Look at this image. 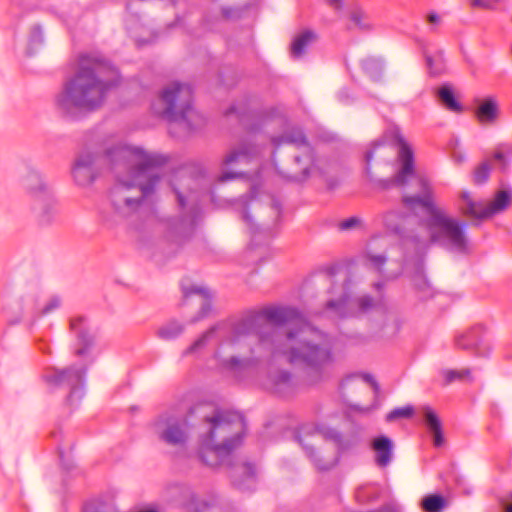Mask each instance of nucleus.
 I'll list each match as a JSON object with an SVG mask.
<instances>
[{
	"label": "nucleus",
	"mask_w": 512,
	"mask_h": 512,
	"mask_svg": "<svg viewBox=\"0 0 512 512\" xmlns=\"http://www.w3.org/2000/svg\"><path fill=\"white\" fill-rule=\"evenodd\" d=\"M12 6L20 7L23 5V0H10Z\"/></svg>",
	"instance_id": "obj_54"
},
{
	"label": "nucleus",
	"mask_w": 512,
	"mask_h": 512,
	"mask_svg": "<svg viewBox=\"0 0 512 512\" xmlns=\"http://www.w3.org/2000/svg\"><path fill=\"white\" fill-rule=\"evenodd\" d=\"M259 150L256 146L244 142L233 148L230 153L225 157L223 164L227 169L235 166L249 163L257 154ZM242 173L236 170H226L219 177V182H225L228 180L239 177Z\"/></svg>",
	"instance_id": "obj_19"
},
{
	"label": "nucleus",
	"mask_w": 512,
	"mask_h": 512,
	"mask_svg": "<svg viewBox=\"0 0 512 512\" xmlns=\"http://www.w3.org/2000/svg\"><path fill=\"white\" fill-rule=\"evenodd\" d=\"M242 209L243 220L251 224L250 212H255L258 216L262 213L267 212L271 221H264L262 225L269 229L272 225H275L281 216V205L274 196L261 192L258 188L253 187L250 194L243 196L239 200Z\"/></svg>",
	"instance_id": "obj_15"
},
{
	"label": "nucleus",
	"mask_w": 512,
	"mask_h": 512,
	"mask_svg": "<svg viewBox=\"0 0 512 512\" xmlns=\"http://www.w3.org/2000/svg\"><path fill=\"white\" fill-rule=\"evenodd\" d=\"M275 150L282 145L287 144L293 146L298 152L293 157L291 167H279L274 161L278 173L285 179L290 181H303L316 171L323 174L319 161L315 159L314 151L302 129L292 127L287 129L281 136L271 139ZM275 157V152L273 153ZM275 160V158H273Z\"/></svg>",
	"instance_id": "obj_8"
},
{
	"label": "nucleus",
	"mask_w": 512,
	"mask_h": 512,
	"mask_svg": "<svg viewBox=\"0 0 512 512\" xmlns=\"http://www.w3.org/2000/svg\"><path fill=\"white\" fill-rule=\"evenodd\" d=\"M230 477L233 484L240 490H252L256 482V470L253 465L242 463L232 468Z\"/></svg>",
	"instance_id": "obj_24"
},
{
	"label": "nucleus",
	"mask_w": 512,
	"mask_h": 512,
	"mask_svg": "<svg viewBox=\"0 0 512 512\" xmlns=\"http://www.w3.org/2000/svg\"><path fill=\"white\" fill-rule=\"evenodd\" d=\"M295 438L305 451L306 455L311 459L315 467L319 470H329L336 463V459L324 461L316 457L314 447L320 438L333 441L337 448L341 451H344L350 447V444L343 440L342 435L336 429L329 427L317 429L310 426H303L300 428Z\"/></svg>",
	"instance_id": "obj_11"
},
{
	"label": "nucleus",
	"mask_w": 512,
	"mask_h": 512,
	"mask_svg": "<svg viewBox=\"0 0 512 512\" xmlns=\"http://www.w3.org/2000/svg\"><path fill=\"white\" fill-rule=\"evenodd\" d=\"M413 414V408L412 407H403V408H396L389 412L386 416V420L388 422H392L399 418H409Z\"/></svg>",
	"instance_id": "obj_43"
},
{
	"label": "nucleus",
	"mask_w": 512,
	"mask_h": 512,
	"mask_svg": "<svg viewBox=\"0 0 512 512\" xmlns=\"http://www.w3.org/2000/svg\"><path fill=\"white\" fill-rule=\"evenodd\" d=\"M130 8H131V7H130V4H127L126 9H127V10H130Z\"/></svg>",
	"instance_id": "obj_61"
},
{
	"label": "nucleus",
	"mask_w": 512,
	"mask_h": 512,
	"mask_svg": "<svg viewBox=\"0 0 512 512\" xmlns=\"http://www.w3.org/2000/svg\"><path fill=\"white\" fill-rule=\"evenodd\" d=\"M233 113H235V114H237L238 116H240V112L238 111L237 107H235V106H232V107L228 110V112H227V114H233Z\"/></svg>",
	"instance_id": "obj_55"
},
{
	"label": "nucleus",
	"mask_w": 512,
	"mask_h": 512,
	"mask_svg": "<svg viewBox=\"0 0 512 512\" xmlns=\"http://www.w3.org/2000/svg\"><path fill=\"white\" fill-rule=\"evenodd\" d=\"M491 167L488 162L481 163L474 171L473 180L476 184H483L489 178Z\"/></svg>",
	"instance_id": "obj_42"
},
{
	"label": "nucleus",
	"mask_w": 512,
	"mask_h": 512,
	"mask_svg": "<svg viewBox=\"0 0 512 512\" xmlns=\"http://www.w3.org/2000/svg\"><path fill=\"white\" fill-rule=\"evenodd\" d=\"M85 375L83 365H72L64 369L47 368L42 377L50 389H69L68 401L73 405L84 396Z\"/></svg>",
	"instance_id": "obj_13"
},
{
	"label": "nucleus",
	"mask_w": 512,
	"mask_h": 512,
	"mask_svg": "<svg viewBox=\"0 0 512 512\" xmlns=\"http://www.w3.org/2000/svg\"><path fill=\"white\" fill-rule=\"evenodd\" d=\"M438 98L443 105L451 111H460L461 106L454 97L453 90L450 86L444 85L438 90Z\"/></svg>",
	"instance_id": "obj_37"
},
{
	"label": "nucleus",
	"mask_w": 512,
	"mask_h": 512,
	"mask_svg": "<svg viewBox=\"0 0 512 512\" xmlns=\"http://www.w3.org/2000/svg\"><path fill=\"white\" fill-rule=\"evenodd\" d=\"M372 449L375 452V463L380 468L387 467L393 460V442L387 436L381 435L372 441Z\"/></svg>",
	"instance_id": "obj_25"
},
{
	"label": "nucleus",
	"mask_w": 512,
	"mask_h": 512,
	"mask_svg": "<svg viewBox=\"0 0 512 512\" xmlns=\"http://www.w3.org/2000/svg\"><path fill=\"white\" fill-rule=\"evenodd\" d=\"M417 181L421 194L405 196L403 203L411 210L420 208L425 215L415 230L404 236V245L413 246L417 254L426 251L432 244L452 253L467 254L470 250L467 223L453 217L433 202L427 180L418 178Z\"/></svg>",
	"instance_id": "obj_4"
},
{
	"label": "nucleus",
	"mask_w": 512,
	"mask_h": 512,
	"mask_svg": "<svg viewBox=\"0 0 512 512\" xmlns=\"http://www.w3.org/2000/svg\"><path fill=\"white\" fill-rule=\"evenodd\" d=\"M427 22L431 25H438L441 22V17L434 12H431L427 15Z\"/></svg>",
	"instance_id": "obj_48"
},
{
	"label": "nucleus",
	"mask_w": 512,
	"mask_h": 512,
	"mask_svg": "<svg viewBox=\"0 0 512 512\" xmlns=\"http://www.w3.org/2000/svg\"><path fill=\"white\" fill-rule=\"evenodd\" d=\"M182 292L186 302L200 306L199 312L190 319L189 323L194 324L206 318L211 311L212 294L209 289L197 284H182Z\"/></svg>",
	"instance_id": "obj_21"
},
{
	"label": "nucleus",
	"mask_w": 512,
	"mask_h": 512,
	"mask_svg": "<svg viewBox=\"0 0 512 512\" xmlns=\"http://www.w3.org/2000/svg\"><path fill=\"white\" fill-rule=\"evenodd\" d=\"M118 79L117 69L101 54L83 53L73 75L54 96L55 110L65 119H82L103 106Z\"/></svg>",
	"instance_id": "obj_3"
},
{
	"label": "nucleus",
	"mask_w": 512,
	"mask_h": 512,
	"mask_svg": "<svg viewBox=\"0 0 512 512\" xmlns=\"http://www.w3.org/2000/svg\"><path fill=\"white\" fill-rule=\"evenodd\" d=\"M260 385L273 394L285 397L296 391L297 381L291 371L270 366Z\"/></svg>",
	"instance_id": "obj_18"
},
{
	"label": "nucleus",
	"mask_w": 512,
	"mask_h": 512,
	"mask_svg": "<svg viewBox=\"0 0 512 512\" xmlns=\"http://www.w3.org/2000/svg\"><path fill=\"white\" fill-rule=\"evenodd\" d=\"M400 215L396 212H389L383 216V223L388 230L397 234L401 233L400 229Z\"/></svg>",
	"instance_id": "obj_40"
},
{
	"label": "nucleus",
	"mask_w": 512,
	"mask_h": 512,
	"mask_svg": "<svg viewBox=\"0 0 512 512\" xmlns=\"http://www.w3.org/2000/svg\"><path fill=\"white\" fill-rule=\"evenodd\" d=\"M360 223V220L357 217H351L344 221H342L339 225L341 230H350L356 227Z\"/></svg>",
	"instance_id": "obj_46"
},
{
	"label": "nucleus",
	"mask_w": 512,
	"mask_h": 512,
	"mask_svg": "<svg viewBox=\"0 0 512 512\" xmlns=\"http://www.w3.org/2000/svg\"><path fill=\"white\" fill-rule=\"evenodd\" d=\"M349 20L353 23L354 27L361 31H370L372 24L369 21L367 13L360 7H354L349 12Z\"/></svg>",
	"instance_id": "obj_35"
},
{
	"label": "nucleus",
	"mask_w": 512,
	"mask_h": 512,
	"mask_svg": "<svg viewBox=\"0 0 512 512\" xmlns=\"http://www.w3.org/2000/svg\"><path fill=\"white\" fill-rule=\"evenodd\" d=\"M331 294L334 293V287L331 288V290L329 291Z\"/></svg>",
	"instance_id": "obj_60"
},
{
	"label": "nucleus",
	"mask_w": 512,
	"mask_h": 512,
	"mask_svg": "<svg viewBox=\"0 0 512 512\" xmlns=\"http://www.w3.org/2000/svg\"><path fill=\"white\" fill-rule=\"evenodd\" d=\"M22 184L29 195L30 210L37 223L40 226L54 223L58 214L57 201L44 176L29 168Z\"/></svg>",
	"instance_id": "obj_9"
},
{
	"label": "nucleus",
	"mask_w": 512,
	"mask_h": 512,
	"mask_svg": "<svg viewBox=\"0 0 512 512\" xmlns=\"http://www.w3.org/2000/svg\"><path fill=\"white\" fill-rule=\"evenodd\" d=\"M245 422L241 414L213 409L205 414L199 435V458L210 467L229 465L233 451L241 444Z\"/></svg>",
	"instance_id": "obj_5"
},
{
	"label": "nucleus",
	"mask_w": 512,
	"mask_h": 512,
	"mask_svg": "<svg viewBox=\"0 0 512 512\" xmlns=\"http://www.w3.org/2000/svg\"><path fill=\"white\" fill-rule=\"evenodd\" d=\"M388 134L392 141L398 146V169L395 175L387 182L396 186H405L410 179L415 177L413 151L397 127L390 129Z\"/></svg>",
	"instance_id": "obj_16"
},
{
	"label": "nucleus",
	"mask_w": 512,
	"mask_h": 512,
	"mask_svg": "<svg viewBox=\"0 0 512 512\" xmlns=\"http://www.w3.org/2000/svg\"><path fill=\"white\" fill-rule=\"evenodd\" d=\"M315 34L312 31H304L298 35L291 46V55L294 58H300L306 51V48L314 41Z\"/></svg>",
	"instance_id": "obj_31"
},
{
	"label": "nucleus",
	"mask_w": 512,
	"mask_h": 512,
	"mask_svg": "<svg viewBox=\"0 0 512 512\" xmlns=\"http://www.w3.org/2000/svg\"><path fill=\"white\" fill-rule=\"evenodd\" d=\"M380 486L377 484H366L358 488L356 498L361 503H369L378 499Z\"/></svg>",
	"instance_id": "obj_36"
},
{
	"label": "nucleus",
	"mask_w": 512,
	"mask_h": 512,
	"mask_svg": "<svg viewBox=\"0 0 512 512\" xmlns=\"http://www.w3.org/2000/svg\"><path fill=\"white\" fill-rule=\"evenodd\" d=\"M446 384H449L455 380H470V370H446L443 372Z\"/></svg>",
	"instance_id": "obj_41"
},
{
	"label": "nucleus",
	"mask_w": 512,
	"mask_h": 512,
	"mask_svg": "<svg viewBox=\"0 0 512 512\" xmlns=\"http://www.w3.org/2000/svg\"><path fill=\"white\" fill-rule=\"evenodd\" d=\"M426 63L430 74L439 75L444 70L443 53L439 52L436 57L426 56Z\"/></svg>",
	"instance_id": "obj_39"
},
{
	"label": "nucleus",
	"mask_w": 512,
	"mask_h": 512,
	"mask_svg": "<svg viewBox=\"0 0 512 512\" xmlns=\"http://www.w3.org/2000/svg\"><path fill=\"white\" fill-rule=\"evenodd\" d=\"M353 379V377L346 378L342 383L341 386L344 387L348 382H350Z\"/></svg>",
	"instance_id": "obj_56"
},
{
	"label": "nucleus",
	"mask_w": 512,
	"mask_h": 512,
	"mask_svg": "<svg viewBox=\"0 0 512 512\" xmlns=\"http://www.w3.org/2000/svg\"><path fill=\"white\" fill-rule=\"evenodd\" d=\"M477 117L482 123H492L498 117V106L494 99L488 98L477 108Z\"/></svg>",
	"instance_id": "obj_30"
},
{
	"label": "nucleus",
	"mask_w": 512,
	"mask_h": 512,
	"mask_svg": "<svg viewBox=\"0 0 512 512\" xmlns=\"http://www.w3.org/2000/svg\"><path fill=\"white\" fill-rule=\"evenodd\" d=\"M326 3L329 7L337 12L341 11L344 6L343 0H326Z\"/></svg>",
	"instance_id": "obj_47"
},
{
	"label": "nucleus",
	"mask_w": 512,
	"mask_h": 512,
	"mask_svg": "<svg viewBox=\"0 0 512 512\" xmlns=\"http://www.w3.org/2000/svg\"><path fill=\"white\" fill-rule=\"evenodd\" d=\"M499 0H470V5L474 8L493 9Z\"/></svg>",
	"instance_id": "obj_44"
},
{
	"label": "nucleus",
	"mask_w": 512,
	"mask_h": 512,
	"mask_svg": "<svg viewBox=\"0 0 512 512\" xmlns=\"http://www.w3.org/2000/svg\"><path fill=\"white\" fill-rule=\"evenodd\" d=\"M455 345L460 349L471 350L477 356H487L490 352V345L485 342L480 326L457 335Z\"/></svg>",
	"instance_id": "obj_22"
},
{
	"label": "nucleus",
	"mask_w": 512,
	"mask_h": 512,
	"mask_svg": "<svg viewBox=\"0 0 512 512\" xmlns=\"http://www.w3.org/2000/svg\"><path fill=\"white\" fill-rule=\"evenodd\" d=\"M445 504V499L436 494L428 495L422 500V508L425 512H441Z\"/></svg>",
	"instance_id": "obj_38"
},
{
	"label": "nucleus",
	"mask_w": 512,
	"mask_h": 512,
	"mask_svg": "<svg viewBox=\"0 0 512 512\" xmlns=\"http://www.w3.org/2000/svg\"><path fill=\"white\" fill-rule=\"evenodd\" d=\"M370 410H371V408L367 407V408L361 409V412L368 413Z\"/></svg>",
	"instance_id": "obj_59"
},
{
	"label": "nucleus",
	"mask_w": 512,
	"mask_h": 512,
	"mask_svg": "<svg viewBox=\"0 0 512 512\" xmlns=\"http://www.w3.org/2000/svg\"><path fill=\"white\" fill-rule=\"evenodd\" d=\"M193 91L189 84L173 82L167 85L152 103L155 114L190 131L200 125L201 118L192 106Z\"/></svg>",
	"instance_id": "obj_7"
},
{
	"label": "nucleus",
	"mask_w": 512,
	"mask_h": 512,
	"mask_svg": "<svg viewBox=\"0 0 512 512\" xmlns=\"http://www.w3.org/2000/svg\"><path fill=\"white\" fill-rule=\"evenodd\" d=\"M505 512H512V504L506 507Z\"/></svg>",
	"instance_id": "obj_58"
},
{
	"label": "nucleus",
	"mask_w": 512,
	"mask_h": 512,
	"mask_svg": "<svg viewBox=\"0 0 512 512\" xmlns=\"http://www.w3.org/2000/svg\"><path fill=\"white\" fill-rule=\"evenodd\" d=\"M511 195L506 190L499 191L495 199L489 203L476 200L468 191H462L458 200L461 214L470 219L483 220L500 213L507 208Z\"/></svg>",
	"instance_id": "obj_14"
},
{
	"label": "nucleus",
	"mask_w": 512,
	"mask_h": 512,
	"mask_svg": "<svg viewBox=\"0 0 512 512\" xmlns=\"http://www.w3.org/2000/svg\"><path fill=\"white\" fill-rule=\"evenodd\" d=\"M344 97H346V94H345V92H344V91H341V92L339 93V98H340V100H342V101L346 102V101L344 100Z\"/></svg>",
	"instance_id": "obj_57"
},
{
	"label": "nucleus",
	"mask_w": 512,
	"mask_h": 512,
	"mask_svg": "<svg viewBox=\"0 0 512 512\" xmlns=\"http://www.w3.org/2000/svg\"><path fill=\"white\" fill-rule=\"evenodd\" d=\"M105 157L116 176V183L109 193L110 216L107 221L135 225L145 198L161 180L160 167L167 158L121 143L107 148Z\"/></svg>",
	"instance_id": "obj_2"
},
{
	"label": "nucleus",
	"mask_w": 512,
	"mask_h": 512,
	"mask_svg": "<svg viewBox=\"0 0 512 512\" xmlns=\"http://www.w3.org/2000/svg\"><path fill=\"white\" fill-rule=\"evenodd\" d=\"M98 159L99 152L90 147H84L78 152L71 168L72 178L78 186L86 187L95 181Z\"/></svg>",
	"instance_id": "obj_17"
},
{
	"label": "nucleus",
	"mask_w": 512,
	"mask_h": 512,
	"mask_svg": "<svg viewBox=\"0 0 512 512\" xmlns=\"http://www.w3.org/2000/svg\"><path fill=\"white\" fill-rule=\"evenodd\" d=\"M392 149L387 145L385 140H379L372 144L371 148L365 154L366 160V173L369 174L370 171V162L373 160L375 156L380 158H386L389 154H391Z\"/></svg>",
	"instance_id": "obj_32"
},
{
	"label": "nucleus",
	"mask_w": 512,
	"mask_h": 512,
	"mask_svg": "<svg viewBox=\"0 0 512 512\" xmlns=\"http://www.w3.org/2000/svg\"><path fill=\"white\" fill-rule=\"evenodd\" d=\"M221 345L215 353L218 370L238 381L264 360L283 356L307 369L310 384L322 381L336 361L334 340L311 326L293 307H266L241 318L218 323L199 336L183 356L202 351L215 337Z\"/></svg>",
	"instance_id": "obj_1"
},
{
	"label": "nucleus",
	"mask_w": 512,
	"mask_h": 512,
	"mask_svg": "<svg viewBox=\"0 0 512 512\" xmlns=\"http://www.w3.org/2000/svg\"><path fill=\"white\" fill-rule=\"evenodd\" d=\"M368 259L371 261L374 267L380 269L386 262V257L383 255H375L370 252L367 253Z\"/></svg>",
	"instance_id": "obj_45"
},
{
	"label": "nucleus",
	"mask_w": 512,
	"mask_h": 512,
	"mask_svg": "<svg viewBox=\"0 0 512 512\" xmlns=\"http://www.w3.org/2000/svg\"><path fill=\"white\" fill-rule=\"evenodd\" d=\"M338 273V267L333 266L328 268L327 270V276L330 282H332V278Z\"/></svg>",
	"instance_id": "obj_50"
},
{
	"label": "nucleus",
	"mask_w": 512,
	"mask_h": 512,
	"mask_svg": "<svg viewBox=\"0 0 512 512\" xmlns=\"http://www.w3.org/2000/svg\"><path fill=\"white\" fill-rule=\"evenodd\" d=\"M173 190L176 194L181 215L167 221L166 237L170 241L180 244L192 234L200 216V206L197 196L192 191L189 190L186 193L185 190L175 185Z\"/></svg>",
	"instance_id": "obj_10"
},
{
	"label": "nucleus",
	"mask_w": 512,
	"mask_h": 512,
	"mask_svg": "<svg viewBox=\"0 0 512 512\" xmlns=\"http://www.w3.org/2000/svg\"><path fill=\"white\" fill-rule=\"evenodd\" d=\"M364 378H365V380H366L367 382H370V383L373 385V387H374V389H375V390H378V389H379L377 382L372 378V376H370V375H365V376H364Z\"/></svg>",
	"instance_id": "obj_51"
},
{
	"label": "nucleus",
	"mask_w": 512,
	"mask_h": 512,
	"mask_svg": "<svg viewBox=\"0 0 512 512\" xmlns=\"http://www.w3.org/2000/svg\"><path fill=\"white\" fill-rule=\"evenodd\" d=\"M222 13L225 18H231L232 17V10L231 9H223Z\"/></svg>",
	"instance_id": "obj_53"
},
{
	"label": "nucleus",
	"mask_w": 512,
	"mask_h": 512,
	"mask_svg": "<svg viewBox=\"0 0 512 512\" xmlns=\"http://www.w3.org/2000/svg\"><path fill=\"white\" fill-rule=\"evenodd\" d=\"M494 159L496 161H498L502 165L503 168L507 164L506 158H505V156L503 155L502 152H496L495 155H494Z\"/></svg>",
	"instance_id": "obj_49"
},
{
	"label": "nucleus",
	"mask_w": 512,
	"mask_h": 512,
	"mask_svg": "<svg viewBox=\"0 0 512 512\" xmlns=\"http://www.w3.org/2000/svg\"><path fill=\"white\" fill-rule=\"evenodd\" d=\"M378 292L376 296L364 294L350 299L346 284L342 287L337 297H331L325 303L322 313L333 319L359 318L372 314L377 324V332L383 336L392 337L398 333L401 327L400 320L390 309L386 298L380 293L384 282L373 284Z\"/></svg>",
	"instance_id": "obj_6"
},
{
	"label": "nucleus",
	"mask_w": 512,
	"mask_h": 512,
	"mask_svg": "<svg viewBox=\"0 0 512 512\" xmlns=\"http://www.w3.org/2000/svg\"><path fill=\"white\" fill-rule=\"evenodd\" d=\"M25 301V310L31 313L36 314L37 316H45L50 314L54 310L58 309L61 305V299L58 296L51 297L48 302L42 307L37 308L36 299L32 296H27L26 298H22Z\"/></svg>",
	"instance_id": "obj_27"
},
{
	"label": "nucleus",
	"mask_w": 512,
	"mask_h": 512,
	"mask_svg": "<svg viewBox=\"0 0 512 512\" xmlns=\"http://www.w3.org/2000/svg\"><path fill=\"white\" fill-rule=\"evenodd\" d=\"M70 332L75 338L74 354L83 356L94 344L95 334L84 316H73L69 321Z\"/></svg>",
	"instance_id": "obj_20"
},
{
	"label": "nucleus",
	"mask_w": 512,
	"mask_h": 512,
	"mask_svg": "<svg viewBox=\"0 0 512 512\" xmlns=\"http://www.w3.org/2000/svg\"><path fill=\"white\" fill-rule=\"evenodd\" d=\"M362 69L374 81H378L383 72V60L376 57H367L362 60Z\"/></svg>",
	"instance_id": "obj_33"
},
{
	"label": "nucleus",
	"mask_w": 512,
	"mask_h": 512,
	"mask_svg": "<svg viewBox=\"0 0 512 512\" xmlns=\"http://www.w3.org/2000/svg\"><path fill=\"white\" fill-rule=\"evenodd\" d=\"M152 428L157 438L169 446L183 447L189 439L186 416L176 409L161 413L153 422Z\"/></svg>",
	"instance_id": "obj_12"
},
{
	"label": "nucleus",
	"mask_w": 512,
	"mask_h": 512,
	"mask_svg": "<svg viewBox=\"0 0 512 512\" xmlns=\"http://www.w3.org/2000/svg\"><path fill=\"white\" fill-rule=\"evenodd\" d=\"M45 41L44 31L40 24H33L28 34V53H35Z\"/></svg>",
	"instance_id": "obj_34"
},
{
	"label": "nucleus",
	"mask_w": 512,
	"mask_h": 512,
	"mask_svg": "<svg viewBox=\"0 0 512 512\" xmlns=\"http://www.w3.org/2000/svg\"><path fill=\"white\" fill-rule=\"evenodd\" d=\"M39 349L44 352V353H50L51 350H50V347L48 345H42V344H39Z\"/></svg>",
	"instance_id": "obj_52"
},
{
	"label": "nucleus",
	"mask_w": 512,
	"mask_h": 512,
	"mask_svg": "<svg viewBox=\"0 0 512 512\" xmlns=\"http://www.w3.org/2000/svg\"><path fill=\"white\" fill-rule=\"evenodd\" d=\"M424 421L433 436L435 447H441L444 444L441 422L435 412L429 407L423 409Z\"/></svg>",
	"instance_id": "obj_26"
},
{
	"label": "nucleus",
	"mask_w": 512,
	"mask_h": 512,
	"mask_svg": "<svg viewBox=\"0 0 512 512\" xmlns=\"http://www.w3.org/2000/svg\"><path fill=\"white\" fill-rule=\"evenodd\" d=\"M184 330V324L173 319L159 326L156 335L163 341H172L182 335Z\"/></svg>",
	"instance_id": "obj_29"
},
{
	"label": "nucleus",
	"mask_w": 512,
	"mask_h": 512,
	"mask_svg": "<svg viewBox=\"0 0 512 512\" xmlns=\"http://www.w3.org/2000/svg\"><path fill=\"white\" fill-rule=\"evenodd\" d=\"M411 283L420 299H428L434 295L433 288L421 267H417L411 278Z\"/></svg>",
	"instance_id": "obj_28"
},
{
	"label": "nucleus",
	"mask_w": 512,
	"mask_h": 512,
	"mask_svg": "<svg viewBox=\"0 0 512 512\" xmlns=\"http://www.w3.org/2000/svg\"><path fill=\"white\" fill-rule=\"evenodd\" d=\"M175 489L178 493L177 502L188 512H203L215 503L214 499H199L190 487L177 486Z\"/></svg>",
	"instance_id": "obj_23"
}]
</instances>
